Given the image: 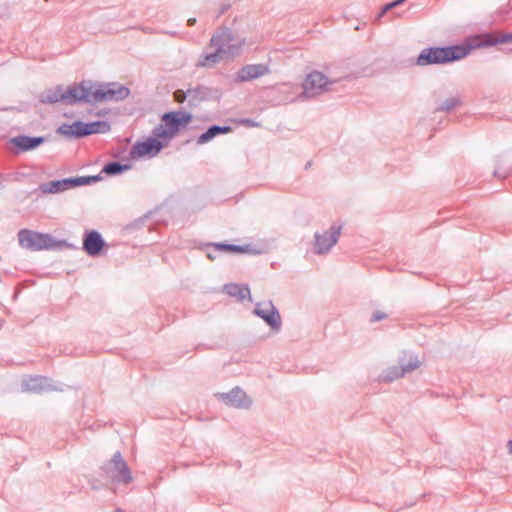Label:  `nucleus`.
<instances>
[{"label":"nucleus","mask_w":512,"mask_h":512,"mask_svg":"<svg viewBox=\"0 0 512 512\" xmlns=\"http://www.w3.org/2000/svg\"><path fill=\"white\" fill-rule=\"evenodd\" d=\"M245 39L228 28L217 30L210 39L207 49L214 51L204 53L198 60V67L212 68L222 61H229L241 54Z\"/></svg>","instance_id":"nucleus-1"},{"label":"nucleus","mask_w":512,"mask_h":512,"mask_svg":"<svg viewBox=\"0 0 512 512\" xmlns=\"http://www.w3.org/2000/svg\"><path fill=\"white\" fill-rule=\"evenodd\" d=\"M84 87V103H104L126 99L130 90L117 82L112 83H92L91 81H82Z\"/></svg>","instance_id":"nucleus-2"},{"label":"nucleus","mask_w":512,"mask_h":512,"mask_svg":"<svg viewBox=\"0 0 512 512\" xmlns=\"http://www.w3.org/2000/svg\"><path fill=\"white\" fill-rule=\"evenodd\" d=\"M19 245L31 251L59 249L67 247L68 244L64 240H56L49 234L39 233L31 230H21L18 233Z\"/></svg>","instance_id":"nucleus-3"},{"label":"nucleus","mask_w":512,"mask_h":512,"mask_svg":"<svg viewBox=\"0 0 512 512\" xmlns=\"http://www.w3.org/2000/svg\"><path fill=\"white\" fill-rule=\"evenodd\" d=\"M467 55V50L460 46L447 48H428L422 50L417 58V64L426 66L430 64H443L462 59Z\"/></svg>","instance_id":"nucleus-4"},{"label":"nucleus","mask_w":512,"mask_h":512,"mask_svg":"<svg viewBox=\"0 0 512 512\" xmlns=\"http://www.w3.org/2000/svg\"><path fill=\"white\" fill-rule=\"evenodd\" d=\"M336 83L320 71L314 70L308 73L302 82V93L298 99H312L330 91L332 85Z\"/></svg>","instance_id":"nucleus-5"},{"label":"nucleus","mask_w":512,"mask_h":512,"mask_svg":"<svg viewBox=\"0 0 512 512\" xmlns=\"http://www.w3.org/2000/svg\"><path fill=\"white\" fill-rule=\"evenodd\" d=\"M84 87H82V82L79 84H73L68 87L57 86L55 88L49 89L43 92L40 95V101L43 103H56V102H64L65 104H75L78 102H83L84 97Z\"/></svg>","instance_id":"nucleus-6"},{"label":"nucleus","mask_w":512,"mask_h":512,"mask_svg":"<svg viewBox=\"0 0 512 512\" xmlns=\"http://www.w3.org/2000/svg\"><path fill=\"white\" fill-rule=\"evenodd\" d=\"M215 397L224 405L238 410H249L253 405L252 397L239 386L232 388L228 392L216 393Z\"/></svg>","instance_id":"nucleus-7"},{"label":"nucleus","mask_w":512,"mask_h":512,"mask_svg":"<svg viewBox=\"0 0 512 512\" xmlns=\"http://www.w3.org/2000/svg\"><path fill=\"white\" fill-rule=\"evenodd\" d=\"M253 314L263 319L271 332L278 333L281 330V315L271 300L256 303Z\"/></svg>","instance_id":"nucleus-8"},{"label":"nucleus","mask_w":512,"mask_h":512,"mask_svg":"<svg viewBox=\"0 0 512 512\" xmlns=\"http://www.w3.org/2000/svg\"><path fill=\"white\" fill-rule=\"evenodd\" d=\"M102 470L113 481L128 483L132 479L131 473L119 452L114 454L113 458L102 467Z\"/></svg>","instance_id":"nucleus-9"},{"label":"nucleus","mask_w":512,"mask_h":512,"mask_svg":"<svg viewBox=\"0 0 512 512\" xmlns=\"http://www.w3.org/2000/svg\"><path fill=\"white\" fill-rule=\"evenodd\" d=\"M340 232L341 228L339 226L333 225L322 233H315L313 244L314 252L319 255L328 253L330 249L337 243Z\"/></svg>","instance_id":"nucleus-10"},{"label":"nucleus","mask_w":512,"mask_h":512,"mask_svg":"<svg viewBox=\"0 0 512 512\" xmlns=\"http://www.w3.org/2000/svg\"><path fill=\"white\" fill-rule=\"evenodd\" d=\"M97 177H78V178H68L58 181H51L45 183L41 186V190L44 193H58L62 192L70 187L89 184L91 182H95Z\"/></svg>","instance_id":"nucleus-11"},{"label":"nucleus","mask_w":512,"mask_h":512,"mask_svg":"<svg viewBox=\"0 0 512 512\" xmlns=\"http://www.w3.org/2000/svg\"><path fill=\"white\" fill-rule=\"evenodd\" d=\"M167 143H164L162 140L148 138L143 142L136 143L131 149V156L133 158L140 157H154L156 156Z\"/></svg>","instance_id":"nucleus-12"},{"label":"nucleus","mask_w":512,"mask_h":512,"mask_svg":"<svg viewBox=\"0 0 512 512\" xmlns=\"http://www.w3.org/2000/svg\"><path fill=\"white\" fill-rule=\"evenodd\" d=\"M22 391L40 393L43 391L60 390L53 381L41 376H27L21 382Z\"/></svg>","instance_id":"nucleus-13"},{"label":"nucleus","mask_w":512,"mask_h":512,"mask_svg":"<svg viewBox=\"0 0 512 512\" xmlns=\"http://www.w3.org/2000/svg\"><path fill=\"white\" fill-rule=\"evenodd\" d=\"M270 68L267 64H248L243 66L236 74L238 82H248L270 73Z\"/></svg>","instance_id":"nucleus-14"},{"label":"nucleus","mask_w":512,"mask_h":512,"mask_svg":"<svg viewBox=\"0 0 512 512\" xmlns=\"http://www.w3.org/2000/svg\"><path fill=\"white\" fill-rule=\"evenodd\" d=\"M192 119L190 113L176 111L169 112L162 116V122L167 125L170 131L175 136L181 127L186 126Z\"/></svg>","instance_id":"nucleus-15"},{"label":"nucleus","mask_w":512,"mask_h":512,"mask_svg":"<svg viewBox=\"0 0 512 512\" xmlns=\"http://www.w3.org/2000/svg\"><path fill=\"white\" fill-rule=\"evenodd\" d=\"M44 142V137H29L25 135H19L9 140V143L17 149L13 151L15 154L34 150Z\"/></svg>","instance_id":"nucleus-16"},{"label":"nucleus","mask_w":512,"mask_h":512,"mask_svg":"<svg viewBox=\"0 0 512 512\" xmlns=\"http://www.w3.org/2000/svg\"><path fill=\"white\" fill-rule=\"evenodd\" d=\"M104 246V241L97 231H90L85 234L83 248L90 256L98 255Z\"/></svg>","instance_id":"nucleus-17"},{"label":"nucleus","mask_w":512,"mask_h":512,"mask_svg":"<svg viewBox=\"0 0 512 512\" xmlns=\"http://www.w3.org/2000/svg\"><path fill=\"white\" fill-rule=\"evenodd\" d=\"M84 122L76 121L72 124H63L57 129V133L68 138L84 137Z\"/></svg>","instance_id":"nucleus-18"},{"label":"nucleus","mask_w":512,"mask_h":512,"mask_svg":"<svg viewBox=\"0 0 512 512\" xmlns=\"http://www.w3.org/2000/svg\"><path fill=\"white\" fill-rule=\"evenodd\" d=\"M421 364L422 362L418 359L417 356L406 352H404L403 355L399 358V365L401 371H403V375L418 369Z\"/></svg>","instance_id":"nucleus-19"},{"label":"nucleus","mask_w":512,"mask_h":512,"mask_svg":"<svg viewBox=\"0 0 512 512\" xmlns=\"http://www.w3.org/2000/svg\"><path fill=\"white\" fill-rule=\"evenodd\" d=\"M231 131H232L231 127H228V126H224V127L216 126V125L211 126L210 128H208V130L205 133L201 134L198 137L197 144H199V145L205 144V143L211 141L212 139H214L216 136H218L220 134H226Z\"/></svg>","instance_id":"nucleus-20"},{"label":"nucleus","mask_w":512,"mask_h":512,"mask_svg":"<svg viewBox=\"0 0 512 512\" xmlns=\"http://www.w3.org/2000/svg\"><path fill=\"white\" fill-rule=\"evenodd\" d=\"M403 371H401L400 366H389L381 371V373L378 376V381L389 383L393 382L397 379L402 378Z\"/></svg>","instance_id":"nucleus-21"},{"label":"nucleus","mask_w":512,"mask_h":512,"mask_svg":"<svg viewBox=\"0 0 512 512\" xmlns=\"http://www.w3.org/2000/svg\"><path fill=\"white\" fill-rule=\"evenodd\" d=\"M226 293L232 297H236L239 300L248 298L251 300L250 289L247 286H241L238 284H229L224 287Z\"/></svg>","instance_id":"nucleus-22"},{"label":"nucleus","mask_w":512,"mask_h":512,"mask_svg":"<svg viewBox=\"0 0 512 512\" xmlns=\"http://www.w3.org/2000/svg\"><path fill=\"white\" fill-rule=\"evenodd\" d=\"M110 130V125L106 121H96L91 123H84L83 132L85 136L96 134V133H106Z\"/></svg>","instance_id":"nucleus-23"},{"label":"nucleus","mask_w":512,"mask_h":512,"mask_svg":"<svg viewBox=\"0 0 512 512\" xmlns=\"http://www.w3.org/2000/svg\"><path fill=\"white\" fill-rule=\"evenodd\" d=\"M188 102L191 106L196 105L201 99L206 96L205 90L202 87L190 88L187 90Z\"/></svg>","instance_id":"nucleus-24"},{"label":"nucleus","mask_w":512,"mask_h":512,"mask_svg":"<svg viewBox=\"0 0 512 512\" xmlns=\"http://www.w3.org/2000/svg\"><path fill=\"white\" fill-rule=\"evenodd\" d=\"M130 169V165L111 162L104 166L103 172L108 175H117Z\"/></svg>","instance_id":"nucleus-25"},{"label":"nucleus","mask_w":512,"mask_h":512,"mask_svg":"<svg viewBox=\"0 0 512 512\" xmlns=\"http://www.w3.org/2000/svg\"><path fill=\"white\" fill-rule=\"evenodd\" d=\"M154 137L153 139H171L174 137L173 133L170 131V129L167 127L165 123H161L158 127H156L153 130Z\"/></svg>","instance_id":"nucleus-26"},{"label":"nucleus","mask_w":512,"mask_h":512,"mask_svg":"<svg viewBox=\"0 0 512 512\" xmlns=\"http://www.w3.org/2000/svg\"><path fill=\"white\" fill-rule=\"evenodd\" d=\"M460 105V100L456 97H450L442 102L437 111H450Z\"/></svg>","instance_id":"nucleus-27"},{"label":"nucleus","mask_w":512,"mask_h":512,"mask_svg":"<svg viewBox=\"0 0 512 512\" xmlns=\"http://www.w3.org/2000/svg\"><path fill=\"white\" fill-rule=\"evenodd\" d=\"M216 249L228 251V252H235V253H242L246 251V248L243 246H237V245H229V244H215Z\"/></svg>","instance_id":"nucleus-28"},{"label":"nucleus","mask_w":512,"mask_h":512,"mask_svg":"<svg viewBox=\"0 0 512 512\" xmlns=\"http://www.w3.org/2000/svg\"><path fill=\"white\" fill-rule=\"evenodd\" d=\"M498 38V35H490V34H486V35H483L481 36V41L480 43L478 44V46H493V45H496V44H500L499 42H495Z\"/></svg>","instance_id":"nucleus-29"},{"label":"nucleus","mask_w":512,"mask_h":512,"mask_svg":"<svg viewBox=\"0 0 512 512\" xmlns=\"http://www.w3.org/2000/svg\"><path fill=\"white\" fill-rule=\"evenodd\" d=\"M404 1L405 0H396V1H393V2H390V3L386 4L382 8L381 12L379 13L378 18L383 17L385 13H387L388 11H390V10L394 9L395 7L401 5L402 3H404Z\"/></svg>","instance_id":"nucleus-30"},{"label":"nucleus","mask_w":512,"mask_h":512,"mask_svg":"<svg viewBox=\"0 0 512 512\" xmlns=\"http://www.w3.org/2000/svg\"><path fill=\"white\" fill-rule=\"evenodd\" d=\"M174 100L178 103H183L185 100H188L187 91L176 90L174 92Z\"/></svg>","instance_id":"nucleus-31"},{"label":"nucleus","mask_w":512,"mask_h":512,"mask_svg":"<svg viewBox=\"0 0 512 512\" xmlns=\"http://www.w3.org/2000/svg\"><path fill=\"white\" fill-rule=\"evenodd\" d=\"M495 42H499L500 44L512 43V33L499 34Z\"/></svg>","instance_id":"nucleus-32"},{"label":"nucleus","mask_w":512,"mask_h":512,"mask_svg":"<svg viewBox=\"0 0 512 512\" xmlns=\"http://www.w3.org/2000/svg\"><path fill=\"white\" fill-rule=\"evenodd\" d=\"M386 317H387L386 313H384L382 311H375V312H373V314L371 316V321L372 322L381 321V320L385 319Z\"/></svg>","instance_id":"nucleus-33"},{"label":"nucleus","mask_w":512,"mask_h":512,"mask_svg":"<svg viewBox=\"0 0 512 512\" xmlns=\"http://www.w3.org/2000/svg\"><path fill=\"white\" fill-rule=\"evenodd\" d=\"M195 23H196V19H195V18H190V19H188V21H187V24H188L189 26H192V25H194Z\"/></svg>","instance_id":"nucleus-34"},{"label":"nucleus","mask_w":512,"mask_h":512,"mask_svg":"<svg viewBox=\"0 0 512 512\" xmlns=\"http://www.w3.org/2000/svg\"><path fill=\"white\" fill-rule=\"evenodd\" d=\"M508 452L512 454V440L508 441L507 443Z\"/></svg>","instance_id":"nucleus-35"},{"label":"nucleus","mask_w":512,"mask_h":512,"mask_svg":"<svg viewBox=\"0 0 512 512\" xmlns=\"http://www.w3.org/2000/svg\"><path fill=\"white\" fill-rule=\"evenodd\" d=\"M247 123H249V124H251V125H253V126H256V125H257V124L252 123V121H247Z\"/></svg>","instance_id":"nucleus-36"}]
</instances>
